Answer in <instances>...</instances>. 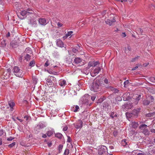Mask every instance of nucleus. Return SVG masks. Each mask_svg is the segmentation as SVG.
<instances>
[{
    "instance_id": "obj_26",
    "label": "nucleus",
    "mask_w": 155,
    "mask_h": 155,
    "mask_svg": "<svg viewBox=\"0 0 155 155\" xmlns=\"http://www.w3.org/2000/svg\"><path fill=\"white\" fill-rule=\"evenodd\" d=\"M99 64V63L98 61H97L96 62H94L92 63V64L91 65V66L93 67H95L97 65Z\"/></svg>"
},
{
    "instance_id": "obj_55",
    "label": "nucleus",
    "mask_w": 155,
    "mask_h": 155,
    "mask_svg": "<svg viewBox=\"0 0 155 155\" xmlns=\"http://www.w3.org/2000/svg\"><path fill=\"white\" fill-rule=\"evenodd\" d=\"M138 68V66H136L135 67L133 68L132 69V71H134V70H136L137 68Z\"/></svg>"
},
{
    "instance_id": "obj_5",
    "label": "nucleus",
    "mask_w": 155,
    "mask_h": 155,
    "mask_svg": "<svg viewBox=\"0 0 155 155\" xmlns=\"http://www.w3.org/2000/svg\"><path fill=\"white\" fill-rule=\"evenodd\" d=\"M107 148L104 146H101L98 150V154L99 155H104L106 154L107 151Z\"/></svg>"
},
{
    "instance_id": "obj_16",
    "label": "nucleus",
    "mask_w": 155,
    "mask_h": 155,
    "mask_svg": "<svg viewBox=\"0 0 155 155\" xmlns=\"http://www.w3.org/2000/svg\"><path fill=\"white\" fill-rule=\"evenodd\" d=\"M147 126L145 124H142L139 126V128L141 132L143 130L147 129Z\"/></svg>"
},
{
    "instance_id": "obj_7",
    "label": "nucleus",
    "mask_w": 155,
    "mask_h": 155,
    "mask_svg": "<svg viewBox=\"0 0 155 155\" xmlns=\"http://www.w3.org/2000/svg\"><path fill=\"white\" fill-rule=\"evenodd\" d=\"M101 70L100 67H98L95 68L94 70L92 71L91 72V75L94 77L97 75Z\"/></svg>"
},
{
    "instance_id": "obj_12",
    "label": "nucleus",
    "mask_w": 155,
    "mask_h": 155,
    "mask_svg": "<svg viewBox=\"0 0 155 155\" xmlns=\"http://www.w3.org/2000/svg\"><path fill=\"white\" fill-rule=\"evenodd\" d=\"M130 127H133L134 128H137L138 126V124L137 122H132L130 124Z\"/></svg>"
},
{
    "instance_id": "obj_60",
    "label": "nucleus",
    "mask_w": 155,
    "mask_h": 155,
    "mask_svg": "<svg viewBox=\"0 0 155 155\" xmlns=\"http://www.w3.org/2000/svg\"><path fill=\"white\" fill-rule=\"evenodd\" d=\"M151 132L152 133H155V129H152L151 130Z\"/></svg>"
},
{
    "instance_id": "obj_56",
    "label": "nucleus",
    "mask_w": 155,
    "mask_h": 155,
    "mask_svg": "<svg viewBox=\"0 0 155 155\" xmlns=\"http://www.w3.org/2000/svg\"><path fill=\"white\" fill-rule=\"evenodd\" d=\"M137 155H145L144 153H140L137 154Z\"/></svg>"
},
{
    "instance_id": "obj_3",
    "label": "nucleus",
    "mask_w": 155,
    "mask_h": 155,
    "mask_svg": "<svg viewBox=\"0 0 155 155\" xmlns=\"http://www.w3.org/2000/svg\"><path fill=\"white\" fill-rule=\"evenodd\" d=\"M14 74L17 77H22L23 76L22 71L18 66H15L13 70Z\"/></svg>"
},
{
    "instance_id": "obj_31",
    "label": "nucleus",
    "mask_w": 155,
    "mask_h": 155,
    "mask_svg": "<svg viewBox=\"0 0 155 155\" xmlns=\"http://www.w3.org/2000/svg\"><path fill=\"white\" fill-rule=\"evenodd\" d=\"M35 63V61H34V60H32V61H31L30 62L29 64V65L30 66L33 67L34 66Z\"/></svg>"
},
{
    "instance_id": "obj_36",
    "label": "nucleus",
    "mask_w": 155,
    "mask_h": 155,
    "mask_svg": "<svg viewBox=\"0 0 155 155\" xmlns=\"http://www.w3.org/2000/svg\"><path fill=\"white\" fill-rule=\"evenodd\" d=\"M116 100L117 101H120L122 100V98L120 96H117L116 98Z\"/></svg>"
},
{
    "instance_id": "obj_61",
    "label": "nucleus",
    "mask_w": 155,
    "mask_h": 155,
    "mask_svg": "<svg viewBox=\"0 0 155 155\" xmlns=\"http://www.w3.org/2000/svg\"><path fill=\"white\" fill-rule=\"evenodd\" d=\"M150 99L152 100V102L154 100V98L153 96H150Z\"/></svg>"
},
{
    "instance_id": "obj_10",
    "label": "nucleus",
    "mask_w": 155,
    "mask_h": 155,
    "mask_svg": "<svg viewBox=\"0 0 155 155\" xmlns=\"http://www.w3.org/2000/svg\"><path fill=\"white\" fill-rule=\"evenodd\" d=\"M74 62L75 64H78L79 65H82V61L79 58H75L74 60Z\"/></svg>"
},
{
    "instance_id": "obj_45",
    "label": "nucleus",
    "mask_w": 155,
    "mask_h": 155,
    "mask_svg": "<svg viewBox=\"0 0 155 155\" xmlns=\"http://www.w3.org/2000/svg\"><path fill=\"white\" fill-rule=\"evenodd\" d=\"M49 65V64L48 63V61H47L46 63L45 64V67H47Z\"/></svg>"
},
{
    "instance_id": "obj_28",
    "label": "nucleus",
    "mask_w": 155,
    "mask_h": 155,
    "mask_svg": "<svg viewBox=\"0 0 155 155\" xmlns=\"http://www.w3.org/2000/svg\"><path fill=\"white\" fill-rule=\"evenodd\" d=\"M150 103V102L149 101L147 100H144L143 101V104L144 105H148Z\"/></svg>"
},
{
    "instance_id": "obj_24",
    "label": "nucleus",
    "mask_w": 155,
    "mask_h": 155,
    "mask_svg": "<svg viewBox=\"0 0 155 155\" xmlns=\"http://www.w3.org/2000/svg\"><path fill=\"white\" fill-rule=\"evenodd\" d=\"M55 137L59 138L61 139L62 138V135L60 133H57L55 134Z\"/></svg>"
},
{
    "instance_id": "obj_57",
    "label": "nucleus",
    "mask_w": 155,
    "mask_h": 155,
    "mask_svg": "<svg viewBox=\"0 0 155 155\" xmlns=\"http://www.w3.org/2000/svg\"><path fill=\"white\" fill-rule=\"evenodd\" d=\"M149 64V63H145L143 64V66L144 67H146Z\"/></svg>"
},
{
    "instance_id": "obj_49",
    "label": "nucleus",
    "mask_w": 155,
    "mask_h": 155,
    "mask_svg": "<svg viewBox=\"0 0 155 155\" xmlns=\"http://www.w3.org/2000/svg\"><path fill=\"white\" fill-rule=\"evenodd\" d=\"M48 146L49 147H50L52 145V143L51 142H48L47 143Z\"/></svg>"
},
{
    "instance_id": "obj_46",
    "label": "nucleus",
    "mask_w": 155,
    "mask_h": 155,
    "mask_svg": "<svg viewBox=\"0 0 155 155\" xmlns=\"http://www.w3.org/2000/svg\"><path fill=\"white\" fill-rule=\"evenodd\" d=\"M71 139L69 136L68 137L67 141L70 142L71 141Z\"/></svg>"
},
{
    "instance_id": "obj_22",
    "label": "nucleus",
    "mask_w": 155,
    "mask_h": 155,
    "mask_svg": "<svg viewBox=\"0 0 155 155\" xmlns=\"http://www.w3.org/2000/svg\"><path fill=\"white\" fill-rule=\"evenodd\" d=\"M79 107L78 106H76L75 107H73L72 108V110L74 111V112H76L78 111V110L79 109Z\"/></svg>"
},
{
    "instance_id": "obj_40",
    "label": "nucleus",
    "mask_w": 155,
    "mask_h": 155,
    "mask_svg": "<svg viewBox=\"0 0 155 155\" xmlns=\"http://www.w3.org/2000/svg\"><path fill=\"white\" fill-rule=\"evenodd\" d=\"M72 51L73 52L76 53L78 52V50L75 48H74L72 49Z\"/></svg>"
},
{
    "instance_id": "obj_17",
    "label": "nucleus",
    "mask_w": 155,
    "mask_h": 155,
    "mask_svg": "<svg viewBox=\"0 0 155 155\" xmlns=\"http://www.w3.org/2000/svg\"><path fill=\"white\" fill-rule=\"evenodd\" d=\"M26 11L27 15L33 14L34 13V11L30 8H28Z\"/></svg>"
},
{
    "instance_id": "obj_41",
    "label": "nucleus",
    "mask_w": 155,
    "mask_h": 155,
    "mask_svg": "<svg viewBox=\"0 0 155 155\" xmlns=\"http://www.w3.org/2000/svg\"><path fill=\"white\" fill-rule=\"evenodd\" d=\"M4 132L2 130H0V136H2Z\"/></svg>"
},
{
    "instance_id": "obj_52",
    "label": "nucleus",
    "mask_w": 155,
    "mask_h": 155,
    "mask_svg": "<svg viewBox=\"0 0 155 155\" xmlns=\"http://www.w3.org/2000/svg\"><path fill=\"white\" fill-rule=\"evenodd\" d=\"M127 49L129 51H131V47L129 46H128Z\"/></svg>"
},
{
    "instance_id": "obj_13",
    "label": "nucleus",
    "mask_w": 155,
    "mask_h": 155,
    "mask_svg": "<svg viewBox=\"0 0 155 155\" xmlns=\"http://www.w3.org/2000/svg\"><path fill=\"white\" fill-rule=\"evenodd\" d=\"M116 21V20L114 18H113L112 20L110 19H107L106 21V22L107 24L111 25H112V23L114 22H115Z\"/></svg>"
},
{
    "instance_id": "obj_64",
    "label": "nucleus",
    "mask_w": 155,
    "mask_h": 155,
    "mask_svg": "<svg viewBox=\"0 0 155 155\" xmlns=\"http://www.w3.org/2000/svg\"><path fill=\"white\" fill-rule=\"evenodd\" d=\"M151 116V114H147V116L148 117H150Z\"/></svg>"
},
{
    "instance_id": "obj_27",
    "label": "nucleus",
    "mask_w": 155,
    "mask_h": 155,
    "mask_svg": "<svg viewBox=\"0 0 155 155\" xmlns=\"http://www.w3.org/2000/svg\"><path fill=\"white\" fill-rule=\"evenodd\" d=\"M31 58V56H30L28 54H27L25 57V59L27 61H29Z\"/></svg>"
},
{
    "instance_id": "obj_51",
    "label": "nucleus",
    "mask_w": 155,
    "mask_h": 155,
    "mask_svg": "<svg viewBox=\"0 0 155 155\" xmlns=\"http://www.w3.org/2000/svg\"><path fill=\"white\" fill-rule=\"evenodd\" d=\"M121 35L123 37H125L126 36V34H125V33H122Z\"/></svg>"
},
{
    "instance_id": "obj_58",
    "label": "nucleus",
    "mask_w": 155,
    "mask_h": 155,
    "mask_svg": "<svg viewBox=\"0 0 155 155\" xmlns=\"http://www.w3.org/2000/svg\"><path fill=\"white\" fill-rule=\"evenodd\" d=\"M68 37V36H67L66 35L65 36H64L63 37V38L64 40L66 38H67Z\"/></svg>"
},
{
    "instance_id": "obj_62",
    "label": "nucleus",
    "mask_w": 155,
    "mask_h": 155,
    "mask_svg": "<svg viewBox=\"0 0 155 155\" xmlns=\"http://www.w3.org/2000/svg\"><path fill=\"white\" fill-rule=\"evenodd\" d=\"M109 148H110V149H113L114 148V147L113 146H110L109 147Z\"/></svg>"
},
{
    "instance_id": "obj_15",
    "label": "nucleus",
    "mask_w": 155,
    "mask_h": 155,
    "mask_svg": "<svg viewBox=\"0 0 155 155\" xmlns=\"http://www.w3.org/2000/svg\"><path fill=\"white\" fill-rule=\"evenodd\" d=\"M59 84L61 86H64L66 84V81L64 80H61L59 81Z\"/></svg>"
},
{
    "instance_id": "obj_63",
    "label": "nucleus",
    "mask_w": 155,
    "mask_h": 155,
    "mask_svg": "<svg viewBox=\"0 0 155 155\" xmlns=\"http://www.w3.org/2000/svg\"><path fill=\"white\" fill-rule=\"evenodd\" d=\"M2 144V139L0 138V145H1Z\"/></svg>"
},
{
    "instance_id": "obj_21",
    "label": "nucleus",
    "mask_w": 155,
    "mask_h": 155,
    "mask_svg": "<svg viewBox=\"0 0 155 155\" xmlns=\"http://www.w3.org/2000/svg\"><path fill=\"white\" fill-rule=\"evenodd\" d=\"M1 43L2 46V47H5L6 46V41L4 39L1 40Z\"/></svg>"
},
{
    "instance_id": "obj_32",
    "label": "nucleus",
    "mask_w": 155,
    "mask_h": 155,
    "mask_svg": "<svg viewBox=\"0 0 155 155\" xmlns=\"http://www.w3.org/2000/svg\"><path fill=\"white\" fill-rule=\"evenodd\" d=\"M63 146L61 145H60L58 146V149L59 151V153H60L62 150V149L63 148Z\"/></svg>"
},
{
    "instance_id": "obj_50",
    "label": "nucleus",
    "mask_w": 155,
    "mask_h": 155,
    "mask_svg": "<svg viewBox=\"0 0 155 155\" xmlns=\"http://www.w3.org/2000/svg\"><path fill=\"white\" fill-rule=\"evenodd\" d=\"M104 82L106 84H108V81L107 79L106 78L104 80Z\"/></svg>"
},
{
    "instance_id": "obj_20",
    "label": "nucleus",
    "mask_w": 155,
    "mask_h": 155,
    "mask_svg": "<svg viewBox=\"0 0 155 155\" xmlns=\"http://www.w3.org/2000/svg\"><path fill=\"white\" fill-rule=\"evenodd\" d=\"M25 52L27 54L29 53L31 54L32 53L31 48H27L25 50Z\"/></svg>"
},
{
    "instance_id": "obj_47",
    "label": "nucleus",
    "mask_w": 155,
    "mask_h": 155,
    "mask_svg": "<svg viewBox=\"0 0 155 155\" xmlns=\"http://www.w3.org/2000/svg\"><path fill=\"white\" fill-rule=\"evenodd\" d=\"M68 128V127L67 126H65L63 128V130L64 131H66L67 130Z\"/></svg>"
},
{
    "instance_id": "obj_59",
    "label": "nucleus",
    "mask_w": 155,
    "mask_h": 155,
    "mask_svg": "<svg viewBox=\"0 0 155 155\" xmlns=\"http://www.w3.org/2000/svg\"><path fill=\"white\" fill-rule=\"evenodd\" d=\"M6 36L7 37H8L10 36V33L9 32H8V34L6 35Z\"/></svg>"
},
{
    "instance_id": "obj_42",
    "label": "nucleus",
    "mask_w": 155,
    "mask_h": 155,
    "mask_svg": "<svg viewBox=\"0 0 155 155\" xmlns=\"http://www.w3.org/2000/svg\"><path fill=\"white\" fill-rule=\"evenodd\" d=\"M114 112H112L110 114V117L112 118H114Z\"/></svg>"
},
{
    "instance_id": "obj_9",
    "label": "nucleus",
    "mask_w": 155,
    "mask_h": 155,
    "mask_svg": "<svg viewBox=\"0 0 155 155\" xmlns=\"http://www.w3.org/2000/svg\"><path fill=\"white\" fill-rule=\"evenodd\" d=\"M8 104L10 107V110L11 111L13 110V107L15 106V103L12 100H11L8 102Z\"/></svg>"
},
{
    "instance_id": "obj_4",
    "label": "nucleus",
    "mask_w": 155,
    "mask_h": 155,
    "mask_svg": "<svg viewBox=\"0 0 155 155\" xmlns=\"http://www.w3.org/2000/svg\"><path fill=\"white\" fill-rule=\"evenodd\" d=\"M141 97V95H139L138 96V97H136V99H134V98H132L131 99V100L132 101H134V100L135 101V102H134L133 103L132 102L131 103H129V104H127V109L128 108V109H131L132 107H133V105L132 104H134L136 105L137 104V103H138V101L140 100Z\"/></svg>"
},
{
    "instance_id": "obj_8",
    "label": "nucleus",
    "mask_w": 155,
    "mask_h": 155,
    "mask_svg": "<svg viewBox=\"0 0 155 155\" xmlns=\"http://www.w3.org/2000/svg\"><path fill=\"white\" fill-rule=\"evenodd\" d=\"M39 23L41 25H45L47 24V21L46 19L45 18H40L38 19Z\"/></svg>"
},
{
    "instance_id": "obj_34",
    "label": "nucleus",
    "mask_w": 155,
    "mask_h": 155,
    "mask_svg": "<svg viewBox=\"0 0 155 155\" xmlns=\"http://www.w3.org/2000/svg\"><path fill=\"white\" fill-rule=\"evenodd\" d=\"M122 145L124 146H125L126 145V139H124L122 140Z\"/></svg>"
},
{
    "instance_id": "obj_6",
    "label": "nucleus",
    "mask_w": 155,
    "mask_h": 155,
    "mask_svg": "<svg viewBox=\"0 0 155 155\" xmlns=\"http://www.w3.org/2000/svg\"><path fill=\"white\" fill-rule=\"evenodd\" d=\"M55 78L53 76H49L47 78H46V81L47 83V84L49 85L54 84L55 82Z\"/></svg>"
},
{
    "instance_id": "obj_33",
    "label": "nucleus",
    "mask_w": 155,
    "mask_h": 155,
    "mask_svg": "<svg viewBox=\"0 0 155 155\" xmlns=\"http://www.w3.org/2000/svg\"><path fill=\"white\" fill-rule=\"evenodd\" d=\"M15 145V143L14 142L8 145V147L10 148H12Z\"/></svg>"
},
{
    "instance_id": "obj_11",
    "label": "nucleus",
    "mask_w": 155,
    "mask_h": 155,
    "mask_svg": "<svg viewBox=\"0 0 155 155\" xmlns=\"http://www.w3.org/2000/svg\"><path fill=\"white\" fill-rule=\"evenodd\" d=\"M56 44L59 47L62 48L64 47L63 42L60 39H58L56 40Z\"/></svg>"
},
{
    "instance_id": "obj_14",
    "label": "nucleus",
    "mask_w": 155,
    "mask_h": 155,
    "mask_svg": "<svg viewBox=\"0 0 155 155\" xmlns=\"http://www.w3.org/2000/svg\"><path fill=\"white\" fill-rule=\"evenodd\" d=\"M82 122L80 121L79 123L75 125V127L77 129H80L82 127Z\"/></svg>"
},
{
    "instance_id": "obj_39",
    "label": "nucleus",
    "mask_w": 155,
    "mask_h": 155,
    "mask_svg": "<svg viewBox=\"0 0 155 155\" xmlns=\"http://www.w3.org/2000/svg\"><path fill=\"white\" fill-rule=\"evenodd\" d=\"M57 25H58V28H59L61 27L63 25V24L61 23L60 22H58L57 23Z\"/></svg>"
},
{
    "instance_id": "obj_2",
    "label": "nucleus",
    "mask_w": 155,
    "mask_h": 155,
    "mask_svg": "<svg viewBox=\"0 0 155 155\" xmlns=\"http://www.w3.org/2000/svg\"><path fill=\"white\" fill-rule=\"evenodd\" d=\"M140 108H138L137 109L134 110L132 113H130L127 112V118L129 120V118H130L133 117H137L138 116L139 112L140 111Z\"/></svg>"
},
{
    "instance_id": "obj_44",
    "label": "nucleus",
    "mask_w": 155,
    "mask_h": 155,
    "mask_svg": "<svg viewBox=\"0 0 155 155\" xmlns=\"http://www.w3.org/2000/svg\"><path fill=\"white\" fill-rule=\"evenodd\" d=\"M0 7L3 8V3L2 1H0Z\"/></svg>"
},
{
    "instance_id": "obj_25",
    "label": "nucleus",
    "mask_w": 155,
    "mask_h": 155,
    "mask_svg": "<svg viewBox=\"0 0 155 155\" xmlns=\"http://www.w3.org/2000/svg\"><path fill=\"white\" fill-rule=\"evenodd\" d=\"M110 87V88L111 90L113 91L114 93H116L118 92L119 91L118 89L115 88L113 87Z\"/></svg>"
},
{
    "instance_id": "obj_19",
    "label": "nucleus",
    "mask_w": 155,
    "mask_h": 155,
    "mask_svg": "<svg viewBox=\"0 0 155 155\" xmlns=\"http://www.w3.org/2000/svg\"><path fill=\"white\" fill-rule=\"evenodd\" d=\"M141 132L145 135H149V131L147 129L143 130Z\"/></svg>"
},
{
    "instance_id": "obj_29",
    "label": "nucleus",
    "mask_w": 155,
    "mask_h": 155,
    "mask_svg": "<svg viewBox=\"0 0 155 155\" xmlns=\"http://www.w3.org/2000/svg\"><path fill=\"white\" fill-rule=\"evenodd\" d=\"M65 94L66 92L64 90H61L60 91V94L61 96L65 95Z\"/></svg>"
},
{
    "instance_id": "obj_35",
    "label": "nucleus",
    "mask_w": 155,
    "mask_h": 155,
    "mask_svg": "<svg viewBox=\"0 0 155 155\" xmlns=\"http://www.w3.org/2000/svg\"><path fill=\"white\" fill-rule=\"evenodd\" d=\"M138 58H139V56H137V57H136L135 58L132 59L131 60V61H132V62H134L136 61H137L138 60Z\"/></svg>"
},
{
    "instance_id": "obj_1",
    "label": "nucleus",
    "mask_w": 155,
    "mask_h": 155,
    "mask_svg": "<svg viewBox=\"0 0 155 155\" xmlns=\"http://www.w3.org/2000/svg\"><path fill=\"white\" fill-rule=\"evenodd\" d=\"M102 79H96L95 80L91 86V89L94 92H97L100 90L101 85L102 84Z\"/></svg>"
},
{
    "instance_id": "obj_53",
    "label": "nucleus",
    "mask_w": 155,
    "mask_h": 155,
    "mask_svg": "<svg viewBox=\"0 0 155 155\" xmlns=\"http://www.w3.org/2000/svg\"><path fill=\"white\" fill-rule=\"evenodd\" d=\"M42 137L44 138H45L47 137V135L45 134H43Z\"/></svg>"
},
{
    "instance_id": "obj_23",
    "label": "nucleus",
    "mask_w": 155,
    "mask_h": 155,
    "mask_svg": "<svg viewBox=\"0 0 155 155\" xmlns=\"http://www.w3.org/2000/svg\"><path fill=\"white\" fill-rule=\"evenodd\" d=\"M20 14L21 15L23 16H24L26 15L27 16V15L26 11L25 10L22 11L21 12Z\"/></svg>"
},
{
    "instance_id": "obj_30",
    "label": "nucleus",
    "mask_w": 155,
    "mask_h": 155,
    "mask_svg": "<svg viewBox=\"0 0 155 155\" xmlns=\"http://www.w3.org/2000/svg\"><path fill=\"white\" fill-rule=\"evenodd\" d=\"M69 153V150L68 149H66L65 150L63 155H68Z\"/></svg>"
},
{
    "instance_id": "obj_18",
    "label": "nucleus",
    "mask_w": 155,
    "mask_h": 155,
    "mask_svg": "<svg viewBox=\"0 0 155 155\" xmlns=\"http://www.w3.org/2000/svg\"><path fill=\"white\" fill-rule=\"evenodd\" d=\"M54 131L53 130H49L46 133V134L48 137H50L53 134Z\"/></svg>"
},
{
    "instance_id": "obj_43",
    "label": "nucleus",
    "mask_w": 155,
    "mask_h": 155,
    "mask_svg": "<svg viewBox=\"0 0 155 155\" xmlns=\"http://www.w3.org/2000/svg\"><path fill=\"white\" fill-rule=\"evenodd\" d=\"M14 138L12 137H10L9 138H7V140L8 141H11Z\"/></svg>"
},
{
    "instance_id": "obj_38",
    "label": "nucleus",
    "mask_w": 155,
    "mask_h": 155,
    "mask_svg": "<svg viewBox=\"0 0 155 155\" xmlns=\"http://www.w3.org/2000/svg\"><path fill=\"white\" fill-rule=\"evenodd\" d=\"M73 32L72 31H70L68 32L66 34V35L68 37V36H69L71 35V34L73 33Z\"/></svg>"
},
{
    "instance_id": "obj_48",
    "label": "nucleus",
    "mask_w": 155,
    "mask_h": 155,
    "mask_svg": "<svg viewBox=\"0 0 155 155\" xmlns=\"http://www.w3.org/2000/svg\"><path fill=\"white\" fill-rule=\"evenodd\" d=\"M96 97L95 96H93L91 97V99L92 101H94Z\"/></svg>"
},
{
    "instance_id": "obj_54",
    "label": "nucleus",
    "mask_w": 155,
    "mask_h": 155,
    "mask_svg": "<svg viewBox=\"0 0 155 155\" xmlns=\"http://www.w3.org/2000/svg\"><path fill=\"white\" fill-rule=\"evenodd\" d=\"M16 118L20 122H22L23 121V120L22 119H20L18 117H17Z\"/></svg>"
},
{
    "instance_id": "obj_37",
    "label": "nucleus",
    "mask_w": 155,
    "mask_h": 155,
    "mask_svg": "<svg viewBox=\"0 0 155 155\" xmlns=\"http://www.w3.org/2000/svg\"><path fill=\"white\" fill-rule=\"evenodd\" d=\"M104 99L103 98H100L99 99L97 102V103H100L103 102L104 101Z\"/></svg>"
}]
</instances>
